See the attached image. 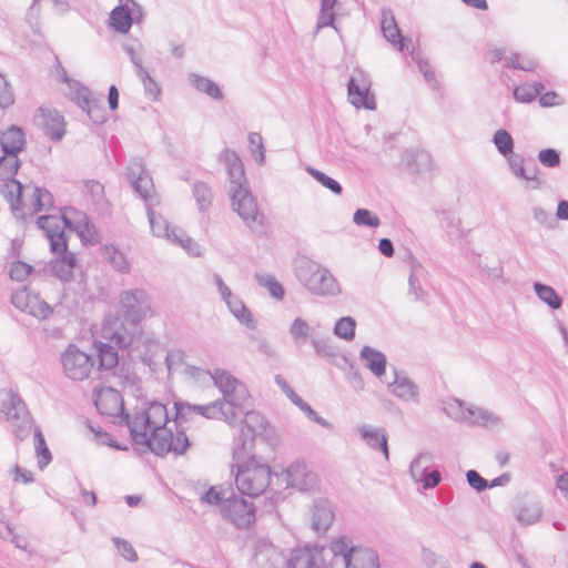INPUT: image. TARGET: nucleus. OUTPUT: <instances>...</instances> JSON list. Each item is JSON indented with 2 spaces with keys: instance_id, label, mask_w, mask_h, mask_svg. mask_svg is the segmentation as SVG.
<instances>
[{
  "instance_id": "53",
  "label": "nucleus",
  "mask_w": 568,
  "mask_h": 568,
  "mask_svg": "<svg viewBox=\"0 0 568 568\" xmlns=\"http://www.w3.org/2000/svg\"><path fill=\"white\" fill-rule=\"evenodd\" d=\"M440 222L449 240L458 241L463 237L459 219L452 214L445 213Z\"/></svg>"
},
{
  "instance_id": "41",
  "label": "nucleus",
  "mask_w": 568,
  "mask_h": 568,
  "mask_svg": "<svg viewBox=\"0 0 568 568\" xmlns=\"http://www.w3.org/2000/svg\"><path fill=\"white\" fill-rule=\"evenodd\" d=\"M545 87L541 82L521 83L514 89V99L520 103L532 102Z\"/></svg>"
},
{
  "instance_id": "63",
  "label": "nucleus",
  "mask_w": 568,
  "mask_h": 568,
  "mask_svg": "<svg viewBox=\"0 0 568 568\" xmlns=\"http://www.w3.org/2000/svg\"><path fill=\"white\" fill-rule=\"evenodd\" d=\"M113 542L118 551L122 555L124 559L132 562H135L138 560V555L129 541L119 537H114Z\"/></svg>"
},
{
  "instance_id": "43",
  "label": "nucleus",
  "mask_w": 568,
  "mask_h": 568,
  "mask_svg": "<svg viewBox=\"0 0 568 568\" xmlns=\"http://www.w3.org/2000/svg\"><path fill=\"white\" fill-rule=\"evenodd\" d=\"M193 196L199 210L205 212L212 205L214 194L210 185L202 181H196L192 187Z\"/></svg>"
},
{
  "instance_id": "46",
  "label": "nucleus",
  "mask_w": 568,
  "mask_h": 568,
  "mask_svg": "<svg viewBox=\"0 0 568 568\" xmlns=\"http://www.w3.org/2000/svg\"><path fill=\"white\" fill-rule=\"evenodd\" d=\"M357 547H354L352 540L347 536H341L331 542V550L334 557H341L344 566L347 564L348 558Z\"/></svg>"
},
{
  "instance_id": "16",
  "label": "nucleus",
  "mask_w": 568,
  "mask_h": 568,
  "mask_svg": "<svg viewBox=\"0 0 568 568\" xmlns=\"http://www.w3.org/2000/svg\"><path fill=\"white\" fill-rule=\"evenodd\" d=\"M11 303L16 308L38 320H47L53 313L52 307L27 286L18 288L11 294Z\"/></svg>"
},
{
  "instance_id": "54",
  "label": "nucleus",
  "mask_w": 568,
  "mask_h": 568,
  "mask_svg": "<svg viewBox=\"0 0 568 568\" xmlns=\"http://www.w3.org/2000/svg\"><path fill=\"white\" fill-rule=\"evenodd\" d=\"M445 413L457 422L467 420L468 407L464 408V403L460 399L453 398L445 403L444 405Z\"/></svg>"
},
{
  "instance_id": "34",
  "label": "nucleus",
  "mask_w": 568,
  "mask_h": 568,
  "mask_svg": "<svg viewBox=\"0 0 568 568\" xmlns=\"http://www.w3.org/2000/svg\"><path fill=\"white\" fill-rule=\"evenodd\" d=\"M94 346L99 357V369L110 371L118 365L119 354L114 344L112 345L110 342H97Z\"/></svg>"
},
{
  "instance_id": "58",
  "label": "nucleus",
  "mask_w": 568,
  "mask_h": 568,
  "mask_svg": "<svg viewBox=\"0 0 568 568\" xmlns=\"http://www.w3.org/2000/svg\"><path fill=\"white\" fill-rule=\"evenodd\" d=\"M33 197H34L33 205H34V210L37 212L44 210V209H49L50 206L53 205L52 194L45 189L36 186L33 189Z\"/></svg>"
},
{
  "instance_id": "42",
  "label": "nucleus",
  "mask_w": 568,
  "mask_h": 568,
  "mask_svg": "<svg viewBox=\"0 0 568 568\" xmlns=\"http://www.w3.org/2000/svg\"><path fill=\"white\" fill-rule=\"evenodd\" d=\"M337 3V0H321L320 13L316 22V33L327 27H332L337 31V28L334 24L335 13L334 8Z\"/></svg>"
},
{
  "instance_id": "62",
  "label": "nucleus",
  "mask_w": 568,
  "mask_h": 568,
  "mask_svg": "<svg viewBox=\"0 0 568 568\" xmlns=\"http://www.w3.org/2000/svg\"><path fill=\"white\" fill-rule=\"evenodd\" d=\"M538 160L546 168H556L560 164V153L555 149H544L539 151Z\"/></svg>"
},
{
  "instance_id": "19",
  "label": "nucleus",
  "mask_w": 568,
  "mask_h": 568,
  "mask_svg": "<svg viewBox=\"0 0 568 568\" xmlns=\"http://www.w3.org/2000/svg\"><path fill=\"white\" fill-rule=\"evenodd\" d=\"M94 405L101 415L125 419L123 397L112 387L94 390Z\"/></svg>"
},
{
  "instance_id": "50",
  "label": "nucleus",
  "mask_w": 568,
  "mask_h": 568,
  "mask_svg": "<svg viewBox=\"0 0 568 568\" xmlns=\"http://www.w3.org/2000/svg\"><path fill=\"white\" fill-rule=\"evenodd\" d=\"M507 158L508 164L513 173L520 179L525 180H537L536 170L528 173L524 166V158L520 154L510 153Z\"/></svg>"
},
{
  "instance_id": "38",
  "label": "nucleus",
  "mask_w": 568,
  "mask_h": 568,
  "mask_svg": "<svg viewBox=\"0 0 568 568\" xmlns=\"http://www.w3.org/2000/svg\"><path fill=\"white\" fill-rule=\"evenodd\" d=\"M189 79L197 91L205 93L210 98L214 100H222L224 98L220 87L209 78L191 73Z\"/></svg>"
},
{
  "instance_id": "9",
  "label": "nucleus",
  "mask_w": 568,
  "mask_h": 568,
  "mask_svg": "<svg viewBox=\"0 0 568 568\" xmlns=\"http://www.w3.org/2000/svg\"><path fill=\"white\" fill-rule=\"evenodd\" d=\"M267 422L255 410L245 413L240 434L234 438L233 459H243L252 453L256 435L262 434Z\"/></svg>"
},
{
  "instance_id": "25",
  "label": "nucleus",
  "mask_w": 568,
  "mask_h": 568,
  "mask_svg": "<svg viewBox=\"0 0 568 568\" xmlns=\"http://www.w3.org/2000/svg\"><path fill=\"white\" fill-rule=\"evenodd\" d=\"M280 550L267 538H258L254 544L253 561L257 568H275Z\"/></svg>"
},
{
  "instance_id": "17",
  "label": "nucleus",
  "mask_w": 568,
  "mask_h": 568,
  "mask_svg": "<svg viewBox=\"0 0 568 568\" xmlns=\"http://www.w3.org/2000/svg\"><path fill=\"white\" fill-rule=\"evenodd\" d=\"M369 77L362 69H355L347 83L351 103L357 109L375 110L376 102L374 97L369 95Z\"/></svg>"
},
{
  "instance_id": "10",
  "label": "nucleus",
  "mask_w": 568,
  "mask_h": 568,
  "mask_svg": "<svg viewBox=\"0 0 568 568\" xmlns=\"http://www.w3.org/2000/svg\"><path fill=\"white\" fill-rule=\"evenodd\" d=\"M169 422L166 406L159 402H153L148 408L135 412L131 417L125 415V424L130 429L131 436L139 433H150L153 428L165 427Z\"/></svg>"
},
{
  "instance_id": "51",
  "label": "nucleus",
  "mask_w": 568,
  "mask_h": 568,
  "mask_svg": "<svg viewBox=\"0 0 568 568\" xmlns=\"http://www.w3.org/2000/svg\"><path fill=\"white\" fill-rule=\"evenodd\" d=\"M493 142L501 155L508 156L513 153L514 140L508 131L504 129L498 130L494 134Z\"/></svg>"
},
{
  "instance_id": "26",
  "label": "nucleus",
  "mask_w": 568,
  "mask_h": 568,
  "mask_svg": "<svg viewBox=\"0 0 568 568\" xmlns=\"http://www.w3.org/2000/svg\"><path fill=\"white\" fill-rule=\"evenodd\" d=\"M357 433L365 444L374 450H381L386 460L389 458L387 433L385 428L373 427L367 424L357 426Z\"/></svg>"
},
{
  "instance_id": "27",
  "label": "nucleus",
  "mask_w": 568,
  "mask_h": 568,
  "mask_svg": "<svg viewBox=\"0 0 568 568\" xmlns=\"http://www.w3.org/2000/svg\"><path fill=\"white\" fill-rule=\"evenodd\" d=\"M334 517L332 504L326 499H318L312 508V528L317 534H324L333 524Z\"/></svg>"
},
{
  "instance_id": "24",
  "label": "nucleus",
  "mask_w": 568,
  "mask_h": 568,
  "mask_svg": "<svg viewBox=\"0 0 568 568\" xmlns=\"http://www.w3.org/2000/svg\"><path fill=\"white\" fill-rule=\"evenodd\" d=\"M402 163L414 174L428 173L434 169L432 155L424 150H405L402 153Z\"/></svg>"
},
{
  "instance_id": "39",
  "label": "nucleus",
  "mask_w": 568,
  "mask_h": 568,
  "mask_svg": "<svg viewBox=\"0 0 568 568\" xmlns=\"http://www.w3.org/2000/svg\"><path fill=\"white\" fill-rule=\"evenodd\" d=\"M468 424L489 426L497 425L500 423V418L493 412L478 406H469L467 420Z\"/></svg>"
},
{
  "instance_id": "29",
  "label": "nucleus",
  "mask_w": 568,
  "mask_h": 568,
  "mask_svg": "<svg viewBox=\"0 0 568 568\" xmlns=\"http://www.w3.org/2000/svg\"><path fill=\"white\" fill-rule=\"evenodd\" d=\"M287 486L296 487L301 490L307 488L315 478V475L307 471L304 462L296 460L292 463L285 470Z\"/></svg>"
},
{
  "instance_id": "44",
  "label": "nucleus",
  "mask_w": 568,
  "mask_h": 568,
  "mask_svg": "<svg viewBox=\"0 0 568 568\" xmlns=\"http://www.w3.org/2000/svg\"><path fill=\"white\" fill-rule=\"evenodd\" d=\"M534 291L538 298L550 308L558 310L561 307L562 300L551 286L536 282L534 283Z\"/></svg>"
},
{
  "instance_id": "32",
  "label": "nucleus",
  "mask_w": 568,
  "mask_h": 568,
  "mask_svg": "<svg viewBox=\"0 0 568 568\" xmlns=\"http://www.w3.org/2000/svg\"><path fill=\"white\" fill-rule=\"evenodd\" d=\"M44 133L52 141H59L65 133L63 118L51 110L40 109Z\"/></svg>"
},
{
  "instance_id": "48",
  "label": "nucleus",
  "mask_w": 568,
  "mask_h": 568,
  "mask_svg": "<svg viewBox=\"0 0 568 568\" xmlns=\"http://www.w3.org/2000/svg\"><path fill=\"white\" fill-rule=\"evenodd\" d=\"M21 165L17 154H4L0 158V180H11Z\"/></svg>"
},
{
  "instance_id": "56",
  "label": "nucleus",
  "mask_w": 568,
  "mask_h": 568,
  "mask_svg": "<svg viewBox=\"0 0 568 568\" xmlns=\"http://www.w3.org/2000/svg\"><path fill=\"white\" fill-rule=\"evenodd\" d=\"M247 140L254 160L256 163L263 164L265 160V149L262 135L257 132H251Z\"/></svg>"
},
{
  "instance_id": "55",
  "label": "nucleus",
  "mask_w": 568,
  "mask_h": 568,
  "mask_svg": "<svg viewBox=\"0 0 568 568\" xmlns=\"http://www.w3.org/2000/svg\"><path fill=\"white\" fill-rule=\"evenodd\" d=\"M10 184H7L8 189V199L10 201L11 210L16 214L17 212L21 211V196H22V184L14 179L9 180Z\"/></svg>"
},
{
  "instance_id": "61",
  "label": "nucleus",
  "mask_w": 568,
  "mask_h": 568,
  "mask_svg": "<svg viewBox=\"0 0 568 568\" xmlns=\"http://www.w3.org/2000/svg\"><path fill=\"white\" fill-rule=\"evenodd\" d=\"M31 265L22 261H16L11 264L9 274L12 280L22 282L31 274Z\"/></svg>"
},
{
  "instance_id": "18",
  "label": "nucleus",
  "mask_w": 568,
  "mask_h": 568,
  "mask_svg": "<svg viewBox=\"0 0 568 568\" xmlns=\"http://www.w3.org/2000/svg\"><path fill=\"white\" fill-rule=\"evenodd\" d=\"M126 178L134 192L144 201L145 207H148V204L153 205L152 193L154 192V184L152 176L143 164L139 161L132 162L128 166Z\"/></svg>"
},
{
  "instance_id": "35",
  "label": "nucleus",
  "mask_w": 568,
  "mask_h": 568,
  "mask_svg": "<svg viewBox=\"0 0 568 568\" xmlns=\"http://www.w3.org/2000/svg\"><path fill=\"white\" fill-rule=\"evenodd\" d=\"M148 219L152 233L159 237H166L172 241L174 239L173 231L179 232L176 229H170L168 221L153 210L152 204H148L146 207Z\"/></svg>"
},
{
  "instance_id": "3",
  "label": "nucleus",
  "mask_w": 568,
  "mask_h": 568,
  "mask_svg": "<svg viewBox=\"0 0 568 568\" xmlns=\"http://www.w3.org/2000/svg\"><path fill=\"white\" fill-rule=\"evenodd\" d=\"M232 473L235 471V484L242 495L257 497L266 491L271 484V468L262 464L254 456H246L243 459H234Z\"/></svg>"
},
{
  "instance_id": "23",
  "label": "nucleus",
  "mask_w": 568,
  "mask_h": 568,
  "mask_svg": "<svg viewBox=\"0 0 568 568\" xmlns=\"http://www.w3.org/2000/svg\"><path fill=\"white\" fill-rule=\"evenodd\" d=\"M514 513L520 525L530 526L541 518L542 507L535 497L524 496L516 501Z\"/></svg>"
},
{
  "instance_id": "52",
  "label": "nucleus",
  "mask_w": 568,
  "mask_h": 568,
  "mask_svg": "<svg viewBox=\"0 0 568 568\" xmlns=\"http://www.w3.org/2000/svg\"><path fill=\"white\" fill-rule=\"evenodd\" d=\"M307 172L324 187L328 189L336 195H341L343 193V187L335 179L328 176L324 172L316 170L314 168H307Z\"/></svg>"
},
{
  "instance_id": "28",
  "label": "nucleus",
  "mask_w": 568,
  "mask_h": 568,
  "mask_svg": "<svg viewBox=\"0 0 568 568\" xmlns=\"http://www.w3.org/2000/svg\"><path fill=\"white\" fill-rule=\"evenodd\" d=\"M381 27L382 32L388 42L394 44L399 51L408 50V44H412V40L402 37L400 30L390 10H383Z\"/></svg>"
},
{
  "instance_id": "47",
  "label": "nucleus",
  "mask_w": 568,
  "mask_h": 568,
  "mask_svg": "<svg viewBox=\"0 0 568 568\" xmlns=\"http://www.w3.org/2000/svg\"><path fill=\"white\" fill-rule=\"evenodd\" d=\"M258 285L265 287L270 295L276 300H283L284 288L282 284L271 274L255 273L254 275Z\"/></svg>"
},
{
  "instance_id": "13",
  "label": "nucleus",
  "mask_w": 568,
  "mask_h": 568,
  "mask_svg": "<svg viewBox=\"0 0 568 568\" xmlns=\"http://www.w3.org/2000/svg\"><path fill=\"white\" fill-rule=\"evenodd\" d=\"M37 224L41 229L49 243L51 252L61 253L68 248V242L64 227L73 229V225L65 213L58 215H41L38 217Z\"/></svg>"
},
{
  "instance_id": "33",
  "label": "nucleus",
  "mask_w": 568,
  "mask_h": 568,
  "mask_svg": "<svg viewBox=\"0 0 568 568\" xmlns=\"http://www.w3.org/2000/svg\"><path fill=\"white\" fill-rule=\"evenodd\" d=\"M345 568H379L378 555L374 549L357 547Z\"/></svg>"
},
{
  "instance_id": "21",
  "label": "nucleus",
  "mask_w": 568,
  "mask_h": 568,
  "mask_svg": "<svg viewBox=\"0 0 568 568\" xmlns=\"http://www.w3.org/2000/svg\"><path fill=\"white\" fill-rule=\"evenodd\" d=\"M323 551L324 547L318 545L296 547L291 551L287 568H323Z\"/></svg>"
},
{
  "instance_id": "20",
  "label": "nucleus",
  "mask_w": 568,
  "mask_h": 568,
  "mask_svg": "<svg viewBox=\"0 0 568 568\" xmlns=\"http://www.w3.org/2000/svg\"><path fill=\"white\" fill-rule=\"evenodd\" d=\"M432 457L427 453L416 456L409 466V473L415 483H422L424 489L436 487L442 479L437 469L429 470Z\"/></svg>"
},
{
  "instance_id": "5",
  "label": "nucleus",
  "mask_w": 568,
  "mask_h": 568,
  "mask_svg": "<svg viewBox=\"0 0 568 568\" xmlns=\"http://www.w3.org/2000/svg\"><path fill=\"white\" fill-rule=\"evenodd\" d=\"M175 432L171 428H153L150 433H139L131 436L134 444L146 446L156 456H165L169 453L183 455L190 447V440L184 429H180V424L175 423Z\"/></svg>"
},
{
  "instance_id": "4",
  "label": "nucleus",
  "mask_w": 568,
  "mask_h": 568,
  "mask_svg": "<svg viewBox=\"0 0 568 568\" xmlns=\"http://www.w3.org/2000/svg\"><path fill=\"white\" fill-rule=\"evenodd\" d=\"M295 274L298 282L313 295L334 297L342 292L339 283L331 271L315 261L300 260Z\"/></svg>"
},
{
  "instance_id": "49",
  "label": "nucleus",
  "mask_w": 568,
  "mask_h": 568,
  "mask_svg": "<svg viewBox=\"0 0 568 568\" xmlns=\"http://www.w3.org/2000/svg\"><path fill=\"white\" fill-rule=\"evenodd\" d=\"M356 322L351 316L339 318L334 326V334L345 341H353L355 337Z\"/></svg>"
},
{
  "instance_id": "30",
  "label": "nucleus",
  "mask_w": 568,
  "mask_h": 568,
  "mask_svg": "<svg viewBox=\"0 0 568 568\" xmlns=\"http://www.w3.org/2000/svg\"><path fill=\"white\" fill-rule=\"evenodd\" d=\"M1 150L4 154H19L26 145V135L21 128L11 125L1 133Z\"/></svg>"
},
{
  "instance_id": "64",
  "label": "nucleus",
  "mask_w": 568,
  "mask_h": 568,
  "mask_svg": "<svg viewBox=\"0 0 568 568\" xmlns=\"http://www.w3.org/2000/svg\"><path fill=\"white\" fill-rule=\"evenodd\" d=\"M14 97L7 79L0 73V108L6 109L13 104Z\"/></svg>"
},
{
  "instance_id": "31",
  "label": "nucleus",
  "mask_w": 568,
  "mask_h": 568,
  "mask_svg": "<svg viewBox=\"0 0 568 568\" xmlns=\"http://www.w3.org/2000/svg\"><path fill=\"white\" fill-rule=\"evenodd\" d=\"M359 357L365 367L368 368L377 378L384 382L383 376L385 375L387 363L386 356L371 346H364L361 349Z\"/></svg>"
},
{
  "instance_id": "59",
  "label": "nucleus",
  "mask_w": 568,
  "mask_h": 568,
  "mask_svg": "<svg viewBox=\"0 0 568 568\" xmlns=\"http://www.w3.org/2000/svg\"><path fill=\"white\" fill-rule=\"evenodd\" d=\"M311 332V327L307 324L306 321H304L301 317H297L293 321L290 327V334L292 335L293 339L295 342H301L302 339H305Z\"/></svg>"
},
{
  "instance_id": "2",
  "label": "nucleus",
  "mask_w": 568,
  "mask_h": 568,
  "mask_svg": "<svg viewBox=\"0 0 568 568\" xmlns=\"http://www.w3.org/2000/svg\"><path fill=\"white\" fill-rule=\"evenodd\" d=\"M0 414L11 423V433L17 440H24L33 430L38 467L41 470L47 467L52 460L51 452L41 429L33 425V419L19 395L12 390H0Z\"/></svg>"
},
{
  "instance_id": "8",
  "label": "nucleus",
  "mask_w": 568,
  "mask_h": 568,
  "mask_svg": "<svg viewBox=\"0 0 568 568\" xmlns=\"http://www.w3.org/2000/svg\"><path fill=\"white\" fill-rule=\"evenodd\" d=\"M211 377L214 385L223 394L222 400L226 406L232 407L234 412L240 410L242 413L250 398V393L246 386L225 369L216 368L211 374Z\"/></svg>"
},
{
  "instance_id": "37",
  "label": "nucleus",
  "mask_w": 568,
  "mask_h": 568,
  "mask_svg": "<svg viewBox=\"0 0 568 568\" xmlns=\"http://www.w3.org/2000/svg\"><path fill=\"white\" fill-rule=\"evenodd\" d=\"M224 302L226 303L229 310L231 313L246 327L254 329L256 326V322L253 318V315L251 311L244 305V303L233 294L225 298Z\"/></svg>"
},
{
  "instance_id": "14",
  "label": "nucleus",
  "mask_w": 568,
  "mask_h": 568,
  "mask_svg": "<svg viewBox=\"0 0 568 568\" xmlns=\"http://www.w3.org/2000/svg\"><path fill=\"white\" fill-rule=\"evenodd\" d=\"M101 336L119 348H126L138 343L141 337V329L139 324H135V329H133L129 323L125 325L123 320L114 317L103 323Z\"/></svg>"
},
{
  "instance_id": "6",
  "label": "nucleus",
  "mask_w": 568,
  "mask_h": 568,
  "mask_svg": "<svg viewBox=\"0 0 568 568\" xmlns=\"http://www.w3.org/2000/svg\"><path fill=\"white\" fill-rule=\"evenodd\" d=\"M175 423L182 425L187 422L193 414H197L209 419H222L230 425H233L237 419V413L232 407L216 399L206 405H191L185 402H175Z\"/></svg>"
},
{
  "instance_id": "22",
  "label": "nucleus",
  "mask_w": 568,
  "mask_h": 568,
  "mask_svg": "<svg viewBox=\"0 0 568 568\" xmlns=\"http://www.w3.org/2000/svg\"><path fill=\"white\" fill-rule=\"evenodd\" d=\"M383 383L387 385L388 390L397 398L404 402H419L418 386L406 375L399 374L396 369H394L393 381H384Z\"/></svg>"
},
{
  "instance_id": "45",
  "label": "nucleus",
  "mask_w": 568,
  "mask_h": 568,
  "mask_svg": "<svg viewBox=\"0 0 568 568\" xmlns=\"http://www.w3.org/2000/svg\"><path fill=\"white\" fill-rule=\"evenodd\" d=\"M84 189L91 203L97 209L103 210L106 206L108 200L105 197L104 186L102 183L95 180H88L84 182Z\"/></svg>"
},
{
  "instance_id": "12",
  "label": "nucleus",
  "mask_w": 568,
  "mask_h": 568,
  "mask_svg": "<svg viewBox=\"0 0 568 568\" xmlns=\"http://www.w3.org/2000/svg\"><path fill=\"white\" fill-rule=\"evenodd\" d=\"M61 363L64 375L73 381L87 379L94 367L92 356L73 344L62 353Z\"/></svg>"
},
{
  "instance_id": "1",
  "label": "nucleus",
  "mask_w": 568,
  "mask_h": 568,
  "mask_svg": "<svg viewBox=\"0 0 568 568\" xmlns=\"http://www.w3.org/2000/svg\"><path fill=\"white\" fill-rule=\"evenodd\" d=\"M219 161L226 168L230 178V195L233 210L239 214L245 225L257 236L266 233V217L258 209L245 178L244 166L240 155L225 149Z\"/></svg>"
},
{
  "instance_id": "15",
  "label": "nucleus",
  "mask_w": 568,
  "mask_h": 568,
  "mask_svg": "<svg viewBox=\"0 0 568 568\" xmlns=\"http://www.w3.org/2000/svg\"><path fill=\"white\" fill-rule=\"evenodd\" d=\"M221 513L225 519L241 529L248 528L255 521L254 505L234 494L224 499Z\"/></svg>"
},
{
  "instance_id": "11",
  "label": "nucleus",
  "mask_w": 568,
  "mask_h": 568,
  "mask_svg": "<svg viewBox=\"0 0 568 568\" xmlns=\"http://www.w3.org/2000/svg\"><path fill=\"white\" fill-rule=\"evenodd\" d=\"M64 81L70 88L71 100L88 114L93 123H104L106 121V115L102 104L103 95L100 94L99 97H95L88 87L67 78L65 73Z\"/></svg>"
},
{
  "instance_id": "36",
  "label": "nucleus",
  "mask_w": 568,
  "mask_h": 568,
  "mask_svg": "<svg viewBox=\"0 0 568 568\" xmlns=\"http://www.w3.org/2000/svg\"><path fill=\"white\" fill-rule=\"evenodd\" d=\"M112 28L120 33H128L132 27V12L128 3H120L110 13Z\"/></svg>"
},
{
  "instance_id": "40",
  "label": "nucleus",
  "mask_w": 568,
  "mask_h": 568,
  "mask_svg": "<svg viewBox=\"0 0 568 568\" xmlns=\"http://www.w3.org/2000/svg\"><path fill=\"white\" fill-rule=\"evenodd\" d=\"M103 255L118 272L122 274H128L130 272L131 264L125 254L114 245H105L103 247Z\"/></svg>"
},
{
  "instance_id": "7",
  "label": "nucleus",
  "mask_w": 568,
  "mask_h": 568,
  "mask_svg": "<svg viewBox=\"0 0 568 568\" xmlns=\"http://www.w3.org/2000/svg\"><path fill=\"white\" fill-rule=\"evenodd\" d=\"M119 305L124 321L133 329H135V324H140L152 312L151 297L143 288L122 291L119 296Z\"/></svg>"
},
{
  "instance_id": "60",
  "label": "nucleus",
  "mask_w": 568,
  "mask_h": 568,
  "mask_svg": "<svg viewBox=\"0 0 568 568\" xmlns=\"http://www.w3.org/2000/svg\"><path fill=\"white\" fill-rule=\"evenodd\" d=\"M122 49L123 51L130 57V60L132 62V64L134 65L135 68V72L139 73V72H144V68L142 65V53H143V48L141 44L138 45V49L130 44V43H124L122 45Z\"/></svg>"
},
{
  "instance_id": "57",
  "label": "nucleus",
  "mask_w": 568,
  "mask_h": 568,
  "mask_svg": "<svg viewBox=\"0 0 568 568\" xmlns=\"http://www.w3.org/2000/svg\"><path fill=\"white\" fill-rule=\"evenodd\" d=\"M353 221L356 225H365L369 227H377L381 224L378 216L366 209L356 210Z\"/></svg>"
}]
</instances>
